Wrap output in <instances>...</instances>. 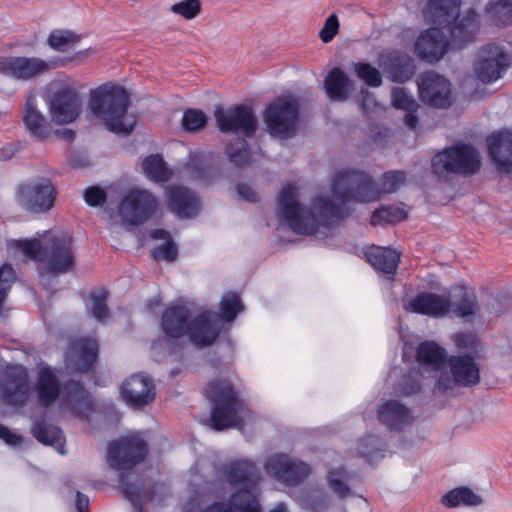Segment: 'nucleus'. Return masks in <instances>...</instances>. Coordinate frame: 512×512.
I'll list each match as a JSON object with an SVG mask.
<instances>
[{
  "label": "nucleus",
  "mask_w": 512,
  "mask_h": 512,
  "mask_svg": "<svg viewBox=\"0 0 512 512\" xmlns=\"http://www.w3.org/2000/svg\"><path fill=\"white\" fill-rule=\"evenodd\" d=\"M461 0H427L423 9L426 21L434 25L415 41V55L428 63H436L448 49L461 50L475 41L480 19L474 9L459 14Z\"/></svg>",
  "instance_id": "f257e3e1"
},
{
  "label": "nucleus",
  "mask_w": 512,
  "mask_h": 512,
  "mask_svg": "<svg viewBox=\"0 0 512 512\" xmlns=\"http://www.w3.org/2000/svg\"><path fill=\"white\" fill-rule=\"evenodd\" d=\"M297 197L296 185L287 183L277 198L278 216L296 234L314 235L320 226L332 227L352 213L344 206L335 204L327 196L314 197L311 200L312 208L301 205Z\"/></svg>",
  "instance_id": "f03ea898"
},
{
  "label": "nucleus",
  "mask_w": 512,
  "mask_h": 512,
  "mask_svg": "<svg viewBox=\"0 0 512 512\" xmlns=\"http://www.w3.org/2000/svg\"><path fill=\"white\" fill-rule=\"evenodd\" d=\"M406 182V173L399 170L385 172L380 183L356 169H345L336 173L331 181L333 197L343 205L349 201L371 203L379 200L382 194L396 192Z\"/></svg>",
  "instance_id": "7ed1b4c3"
},
{
  "label": "nucleus",
  "mask_w": 512,
  "mask_h": 512,
  "mask_svg": "<svg viewBox=\"0 0 512 512\" xmlns=\"http://www.w3.org/2000/svg\"><path fill=\"white\" fill-rule=\"evenodd\" d=\"M38 238L14 239L9 248L20 251L25 257L45 264L47 272L63 274L73 270L75 257L72 238L65 233L45 231Z\"/></svg>",
  "instance_id": "20e7f679"
},
{
  "label": "nucleus",
  "mask_w": 512,
  "mask_h": 512,
  "mask_svg": "<svg viewBox=\"0 0 512 512\" xmlns=\"http://www.w3.org/2000/svg\"><path fill=\"white\" fill-rule=\"evenodd\" d=\"M130 104V95L118 84L107 82L89 91L91 114L115 134L128 135L133 131L136 120L128 114Z\"/></svg>",
  "instance_id": "39448f33"
},
{
  "label": "nucleus",
  "mask_w": 512,
  "mask_h": 512,
  "mask_svg": "<svg viewBox=\"0 0 512 512\" xmlns=\"http://www.w3.org/2000/svg\"><path fill=\"white\" fill-rule=\"evenodd\" d=\"M162 331L169 337H187L198 348L211 346L220 334V326L211 312L205 311L191 318L182 306L166 309L162 313Z\"/></svg>",
  "instance_id": "423d86ee"
},
{
  "label": "nucleus",
  "mask_w": 512,
  "mask_h": 512,
  "mask_svg": "<svg viewBox=\"0 0 512 512\" xmlns=\"http://www.w3.org/2000/svg\"><path fill=\"white\" fill-rule=\"evenodd\" d=\"M203 394L212 406L209 420L212 429L223 431L237 425L242 401L230 381L213 379L207 383Z\"/></svg>",
  "instance_id": "0eeeda50"
},
{
  "label": "nucleus",
  "mask_w": 512,
  "mask_h": 512,
  "mask_svg": "<svg viewBox=\"0 0 512 512\" xmlns=\"http://www.w3.org/2000/svg\"><path fill=\"white\" fill-rule=\"evenodd\" d=\"M477 150L469 145L458 143L435 154L431 160L432 172L439 178L449 174L472 175L480 169Z\"/></svg>",
  "instance_id": "6e6552de"
},
{
  "label": "nucleus",
  "mask_w": 512,
  "mask_h": 512,
  "mask_svg": "<svg viewBox=\"0 0 512 512\" xmlns=\"http://www.w3.org/2000/svg\"><path fill=\"white\" fill-rule=\"evenodd\" d=\"M298 103L292 98H277L264 111V121L271 136L288 139L296 134Z\"/></svg>",
  "instance_id": "1a4fd4ad"
},
{
  "label": "nucleus",
  "mask_w": 512,
  "mask_h": 512,
  "mask_svg": "<svg viewBox=\"0 0 512 512\" xmlns=\"http://www.w3.org/2000/svg\"><path fill=\"white\" fill-rule=\"evenodd\" d=\"M56 189L48 178L20 183L16 189L17 202L33 213H46L52 209Z\"/></svg>",
  "instance_id": "9d476101"
},
{
  "label": "nucleus",
  "mask_w": 512,
  "mask_h": 512,
  "mask_svg": "<svg viewBox=\"0 0 512 512\" xmlns=\"http://www.w3.org/2000/svg\"><path fill=\"white\" fill-rule=\"evenodd\" d=\"M451 378L442 373L437 381V389L446 392L454 386L472 387L480 382V369L470 354L452 355L448 358Z\"/></svg>",
  "instance_id": "9b49d317"
},
{
  "label": "nucleus",
  "mask_w": 512,
  "mask_h": 512,
  "mask_svg": "<svg viewBox=\"0 0 512 512\" xmlns=\"http://www.w3.org/2000/svg\"><path fill=\"white\" fill-rule=\"evenodd\" d=\"M148 453L147 443L136 436H126L109 443L107 462L115 470H129L144 461Z\"/></svg>",
  "instance_id": "f8f14e48"
},
{
  "label": "nucleus",
  "mask_w": 512,
  "mask_h": 512,
  "mask_svg": "<svg viewBox=\"0 0 512 512\" xmlns=\"http://www.w3.org/2000/svg\"><path fill=\"white\" fill-rule=\"evenodd\" d=\"M155 209L156 200L150 192L132 188L122 197L118 213L124 223L137 226L147 221Z\"/></svg>",
  "instance_id": "ddd939ff"
},
{
  "label": "nucleus",
  "mask_w": 512,
  "mask_h": 512,
  "mask_svg": "<svg viewBox=\"0 0 512 512\" xmlns=\"http://www.w3.org/2000/svg\"><path fill=\"white\" fill-rule=\"evenodd\" d=\"M214 118L217 128L223 133L240 132L252 137L257 130V118L250 106L237 104L229 109L216 106Z\"/></svg>",
  "instance_id": "4468645a"
},
{
  "label": "nucleus",
  "mask_w": 512,
  "mask_h": 512,
  "mask_svg": "<svg viewBox=\"0 0 512 512\" xmlns=\"http://www.w3.org/2000/svg\"><path fill=\"white\" fill-rule=\"evenodd\" d=\"M510 66V56L505 49L496 43L483 46L474 65L477 78L486 84L502 78Z\"/></svg>",
  "instance_id": "2eb2a0df"
},
{
  "label": "nucleus",
  "mask_w": 512,
  "mask_h": 512,
  "mask_svg": "<svg viewBox=\"0 0 512 512\" xmlns=\"http://www.w3.org/2000/svg\"><path fill=\"white\" fill-rule=\"evenodd\" d=\"M420 100L431 107L445 109L452 105L451 83L444 76L427 71L417 77Z\"/></svg>",
  "instance_id": "dca6fc26"
},
{
  "label": "nucleus",
  "mask_w": 512,
  "mask_h": 512,
  "mask_svg": "<svg viewBox=\"0 0 512 512\" xmlns=\"http://www.w3.org/2000/svg\"><path fill=\"white\" fill-rule=\"evenodd\" d=\"M63 65L62 62H48L38 57H0V73L16 80H31L52 68Z\"/></svg>",
  "instance_id": "f3484780"
},
{
  "label": "nucleus",
  "mask_w": 512,
  "mask_h": 512,
  "mask_svg": "<svg viewBox=\"0 0 512 512\" xmlns=\"http://www.w3.org/2000/svg\"><path fill=\"white\" fill-rule=\"evenodd\" d=\"M98 355V342L91 337L80 336L69 342L65 363L74 372L88 373L94 369Z\"/></svg>",
  "instance_id": "a211bd4d"
},
{
  "label": "nucleus",
  "mask_w": 512,
  "mask_h": 512,
  "mask_svg": "<svg viewBox=\"0 0 512 512\" xmlns=\"http://www.w3.org/2000/svg\"><path fill=\"white\" fill-rule=\"evenodd\" d=\"M265 469L276 480L287 486L300 484L310 473V467L306 463L293 459L286 454L271 456L265 463Z\"/></svg>",
  "instance_id": "6ab92c4d"
},
{
  "label": "nucleus",
  "mask_w": 512,
  "mask_h": 512,
  "mask_svg": "<svg viewBox=\"0 0 512 512\" xmlns=\"http://www.w3.org/2000/svg\"><path fill=\"white\" fill-rule=\"evenodd\" d=\"M120 395L127 406L143 409L155 399V384L151 377L135 373L126 378L120 386Z\"/></svg>",
  "instance_id": "aec40b11"
},
{
  "label": "nucleus",
  "mask_w": 512,
  "mask_h": 512,
  "mask_svg": "<svg viewBox=\"0 0 512 512\" xmlns=\"http://www.w3.org/2000/svg\"><path fill=\"white\" fill-rule=\"evenodd\" d=\"M168 209L179 219L195 218L202 209L198 193L186 186L172 185L165 189Z\"/></svg>",
  "instance_id": "412c9836"
},
{
  "label": "nucleus",
  "mask_w": 512,
  "mask_h": 512,
  "mask_svg": "<svg viewBox=\"0 0 512 512\" xmlns=\"http://www.w3.org/2000/svg\"><path fill=\"white\" fill-rule=\"evenodd\" d=\"M50 111L56 122L60 124L72 123L82 111L81 97L71 87L60 88L51 97Z\"/></svg>",
  "instance_id": "4be33fe9"
},
{
  "label": "nucleus",
  "mask_w": 512,
  "mask_h": 512,
  "mask_svg": "<svg viewBox=\"0 0 512 512\" xmlns=\"http://www.w3.org/2000/svg\"><path fill=\"white\" fill-rule=\"evenodd\" d=\"M406 310L411 313L442 318L450 313L451 299L449 295L420 292L409 300Z\"/></svg>",
  "instance_id": "5701e85b"
},
{
  "label": "nucleus",
  "mask_w": 512,
  "mask_h": 512,
  "mask_svg": "<svg viewBox=\"0 0 512 512\" xmlns=\"http://www.w3.org/2000/svg\"><path fill=\"white\" fill-rule=\"evenodd\" d=\"M223 473L230 485L252 491L260 480L258 467L249 460H235L228 463Z\"/></svg>",
  "instance_id": "b1692460"
},
{
  "label": "nucleus",
  "mask_w": 512,
  "mask_h": 512,
  "mask_svg": "<svg viewBox=\"0 0 512 512\" xmlns=\"http://www.w3.org/2000/svg\"><path fill=\"white\" fill-rule=\"evenodd\" d=\"M488 153L497 170L512 172V133L500 131L487 137Z\"/></svg>",
  "instance_id": "393cba45"
},
{
  "label": "nucleus",
  "mask_w": 512,
  "mask_h": 512,
  "mask_svg": "<svg viewBox=\"0 0 512 512\" xmlns=\"http://www.w3.org/2000/svg\"><path fill=\"white\" fill-rule=\"evenodd\" d=\"M4 400L14 406H22L28 398L27 373L22 367H9L2 385Z\"/></svg>",
  "instance_id": "a878e982"
},
{
  "label": "nucleus",
  "mask_w": 512,
  "mask_h": 512,
  "mask_svg": "<svg viewBox=\"0 0 512 512\" xmlns=\"http://www.w3.org/2000/svg\"><path fill=\"white\" fill-rule=\"evenodd\" d=\"M63 385L50 366H42L38 369L35 383L36 398L43 407L52 406L62 393Z\"/></svg>",
  "instance_id": "bb28decb"
},
{
  "label": "nucleus",
  "mask_w": 512,
  "mask_h": 512,
  "mask_svg": "<svg viewBox=\"0 0 512 512\" xmlns=\"http://www.w3.org/2000/svg\"><path fill=\"white\" fill-rule=\"evenodd\" d=\"M62 398L74 416L88 418L93 411V401L84 386L69 380L62 388Z\"/></svg>",
  "instance_id": "cd10ccee"
},
{
  "label": "nucleus",
  "mask_w": 512,
  "mask_h": 512,
  "mask_svg": "<svg viewBox=\"0 0 512 512\" xmlns=\"http://www.w3.org/2000/svg\"><path fill=\"white\" fill-rule=\"evenodd\" d=\"M377 418L390 431H401L413 422L410 409L394 399L386 400L378 407Z\"/></svg>",
  "instance_id": "c85d7f7f"
},
{
  "label": "nucleus",
  "mask_w": 512,
  "mask_h": 512,
  "mask_svg": "<svg viewBox=\"0 0 512 512\" xmlns=\"http://www.w3.org/2000/svg\"><path fill=\"white\" fill-rule=\"evenodd\" d=\"M365 257L369 264L377 271L394 275L400 262V254L388 247L372 246L365 250Z\"/></svg>",
  "instance_id": "c756f323"
},
{
  "label": "nucleus",
  "mask_w": 512,
  "mask_h": 512,
  "mask_svg": "<svg viewBox=\"0 0 512 512\" xmlns=\"http://www.w3.org/2000/svg\"><path fill=\"white\" fill-rule=\"evenodd\" d=\"M184 169L192 179L202 183L212 180L216 175L212 155L203 152L190 153Z\"/></svg>",
  "instance_id": "7c9ffc66"
},
{
  "label": "nucleus",
  "mask_w": 512,
  "mask_h": 512,
  "mask_svg": "<svg viewBox=\"0 0 512 512\" xmlns=\"http://www.w3.org/2000/svg\"><path fill=\"white\" fill-rule=\"evenodd\" d=\"M31 433L39 443L53 447L60 454H65V436L58 426L45 420L36 421L31 427Z\"/></svg>",
  "instance_id": "2f4dec72"
},
{
  "label": "nucleus",
  "mask_w": 512,
  "mask_h": 512,
  "mask_svg": "<svg viewBox=\"0 0 512 512\" xmlns=\"http://www.w3.org/2000/svg\"><path fill=\"white\" fill-rule=\"evenodd\" d=\"M387 72L393 82L404 83L415 74V63L407 53L395 51L387 57Z\"/></svg>",
  "instance_id": "473e14b6"
},
{
  "label": "nucleus",
  "mask_w": 512,
  "mask_h": 512,
  "mask_svg": "<svg viewBox=\"0 0 512 512\" xmlns=\"http://www.w3.org/2000/svg\"><path fill=\"white\" fill-rule=\"evenodd\" d=\"M352 88L351 80L337 67L332 68L324 79L325 92L333 101L347 100Z\"/></svg>",
  "instance_id": "72a5a7b5"
},
{
  "label": "nucleus",
  "mask_w": 512,
  "mask_h": 512,
  "mask_svg": "<svg viewBox=\"0 0 512 512\" xmlns=\"http://www.w3.org/2000/svg\"><path fill=\"white\" fill-rule=\"evenodd\" d=\"M23 122L30 134L38 140H44L50 134V128L44 116L36 108L34 96H29L26 100Z\"/></svg>",
  "instance_id": "f704fd0d"
},
{
  "label": "nucleus",
  "mask_w": 512,
  "mask_h": 512,
  "mask_svg": "<svg viewBox=\"0 0 512 512\" xmlns=\"http://www.w3.org/2000/svg\"><path fill=\"white\" fill-rule=\"evenodd\" d=\"M123 494L138 512H146L143 505L150 502L157 494L156 483L149 480L127 483L123 487Z\"/></svg>",
  "instance_id": "c9c22d12"
},
{
  "label": "nucleus",
  "mask_w": 512,
  "mask_h": 512,
  "mask_svg": "<svg viewBox=\"0 0 512 512\" xmlns=\"http://www.w3.org/2000/svg\"><path fill=\"white\" fill-rule=\"evenodd\" d=\"M416 359L419 364L440 370L448 361L446 350L433 341L421 342L416 350Z\"/></svg>",
  "instance_id": "e433bc0d"
},
{
  "label": "nucleus",
  "mask_w": 512,
  "mask_h": 512,
  "mask_svg": "<svg viewBox=\"0 0 512 512\" xmlns=\"http://www.w3.org/2000/svg\"><path fill=\"white\" fill-rule=\"evenodd\" d=\"M441 503L448 508L458 506L474 507L482 503V498L474 493L471 488L460 486L445 493L441 498Z\"/></svg>",
  "instance_id": "4c0bfd02"
},
{
  "label": "nucleus",
  "mask_w": 512,
  "mask_h": 512,
  "mask_svg": "<svg viewBox=\"0 0 512 512\" xmlns=\"http://www.w3.org/2000/svg\"><path fill=\"white\" fill-rule=\"evenodd\" d=\"M460 290V298L456 301H451L450 312L460 318L476 315L480 310V306L474 289L461 286Z\"/></svg>",
  "instance_id": "58836bf2"
},
{
  "label": "nucleus",
  "mask_w": 512,
  "mask_h": 512,
  "mask_svg": "<svg viewBox=\"0 0 512 512\" xmlns=\"http://www.w3.org/2000/svg\"><path fill=\"white\" fill-rule=\"evenodd\" d=\"M233 512H262L257 497L247 489H237L229 499Z\"/></svg>",
  "instance_id": "ea45409f"
},
{
  "label": "nucleus",
  "mask_w": 512,
  "mask_h": 512,
  "mask_svg": "<svg viewBox=\"0 0 512 512\" xmlns=\"http://www.w3.org/2000/svg\"><path fill=\"white\" fill-rule=\"evenodd\" d=\"M225 153L229 161L236 167L242 168L247 166L251 160V153L248 142L243 138H236L230 141Z\"/></svg>",
  "instance_id": "a19ab883"
},
{
  "label": "nucleus",
  "mask_w": 512,
  "mask_h": 512,
  "mask_svg": "<svg viewBox=\"0 0 512 512\" xmlns=\"http://www.w3.org/2000/svg\"><path fill=\"white\" fill-rule=\"evenodd\" d=\"M408 213L405 209L398 206H381L371 215L370 224L372 226L393 224L405 220Z\"/></svg>",
  "instance_id": "79ce46f5"
},
{
  "label": "nucleus",
  "mask_w": 512,
  "mask_h": 512,
  "mask_svg": "<svg viewBox=\"0 0 512 512\" xmlns=\"http://www.w3.org/2000/svg\"><path fill=\"white\" fill-rule=\"evenodd\" d=\"M486 11L496 25L512 24V0H491L486 5Z\"/></svg>",
  "instance_id": "37998d69"
},
{
  "label": "nucleus",
  "mask_w": 512,
  "mask_h": 512,
  "mask_svg": "<svg viewBox=\"0 0 512 512\" xmlns=\"http://www.w3.org/2000/svg\"><path fill=\"white\" fill-rule=\"evenodd\" d=\"M347 478L348 472L343 466L332 468L327 472L328 486L339 498H346L351 495V489L344 481Z\"/></svg>",
  "instance_id": "c03bdc74"
},
{
  "label": "nucleus",
  "mask_w": 512,
  "mask_h": 512,
  "mask_svg": "<svg viewBox=\"0 0 512 512\" xmlns=\"http://www.w3.org/2000/svg\"><path fill=\"white\" fill-rule=\"evenodd\" d=\"M243 309L244 306L239 296L234 292L225 294L220 301V317L224 321H234Z\"/></svg>",
  "instance_id": "a18cd8bd"
},
{
  "label": "nucleus",
  "mask_w": 512,
  "mask_h": 512,
  "mask_svg": "<svg viewBox=\"0 0 512 512\" xmlns=\"http://www.w3.org/2000/svg\"><path fill=\"white\" fill-rule=\"evenodd\" d=\"M80 40L79 36L70 31L54 30L47 39L48 45L57 51H65Z\"/></svg>",
  "instance_id": "49530a36"
},
{
  "label": "nucleus",
  "mask_w": 512,
  "mask_h": 512,
  "mask_svg": "<svg viewBox=\"0 0 512 512\" xmlns=\"http://www.w3.org/2000/svg\"><path fill=\"white\" fill-rule=\"evenodd\" d=\"M353 70L357 77L369 87H379L382 84L380 71L370 63L356 62L353 64Z\"/></svg>",
  "instance_id": "de8ad7c7"
},
{
  "label": "nucleus",
  "mask_w": 512,
  "mask_h": 512,
  "mask_svg": "<svg viewBox=\"0 0 512 512\" xmlns=\"http://www.w3.org/2000/svg\"><path fill=\"white\" fill-rule=\"evenodd\" d=\"M108 296L109 292L104 288L90 294L91 313L98 322H104L109 317Z\"/></svg>",
  "instance_id": "09e8293b"
},
{
  "label": "nucleus",
  "mask_w": 512,
  "mask_h": 512,
  "mask_svg": "<svg viewBox=\"0 0 512 512\" xmlns=\"http://www.w3.org/2000/svg\"><path fill=\"white\" fill-rule=\"evenodd\" d=\"M207 116L200 109H187L182 117V127L187 132H198L206 127Z\"/></svg>",
  "instance_id": "8fccbe9b"
},
{
  "label": "nucleus",
  "mask_w": 512,
  "mask_h": 512,
  "mask_svg": "<svg viewBox=\"0 0 512 512\" xmlns=\"http://www.w3.org/2000/svg\"><path fill=\"white\" fill-rule=\"evenodd\" d=\"M392 104L395 108L406 112H417L419 108V104L414 97L405 88L401 87L392 89Z\"/></svg>",
  "instance_id": "3c124183"
},
{
  "label": "nucleus",
  "mask_w": 512,
  "mask_h": 512,
  "mask_svg": "<svg viewBox=\"0 0 512 512\" xmlns=\"http://www.w3.org/2000/svg\"><path fill=\"white\" fill-rule=\"evenodd\" d=\"M171 11L184 19L191 20L201 12V4L199 0H183L173 4Z\"/></svg>",
  "instance_id": "603ef678"
},
{
  "label": "nucleus",
  "mask_w": 512,
  "mask_h": 512,
  "mask_svg": "<svg viewBox=\"0 0 512 512\" xmlns=\"http://www.w3.org/2000/svg\"><path fill=\"white\" fill-rule=\"evenodd\" d=\"M16 280V272L12 265L3 264L0 266V307L5 301L12 284Z\"/></svg>",
  "instance_id": "864d4df0"
},
{
  "label": "nucleus",
  "mask_w": 512,
  "mask_h": 512,
  "mask_svg": "<svg viewBox=\"0 0 512 512\" xmlns=\"http://www.w3.org/2000/svg\"><path fill=\"white\" fill-rule=\"evenodd\" d=\"M83 198L87 205L91 207L102 206L107 200L106 190L100 186L93 185L87 187L83 192Z\"/></svg>",
  "instance_id": "5fc2aeb1"
},
{
  "label": "nucleus",
  "mask_w": 512,
  "mask_h": 512,
  "mask_svg": "<svg viewBox=\"0 0 512 512\" xmlns=\"http://www.w3.org/2000/svg\"><path fill=\"white\" fill-rule=\"evenodd\" d=\"M339 20L336 14L329 15L319 32V38L323 43L331 42L339 32Z\"/></svg>",
  "instance_id": "6e6d98bb"
},
{
  "label": "nucleus",
  "mask_w": 512,
  "mask_h": 512,
  "mask_svg": "<svg viewBox=\"0 0 512 512\" xmlns=\"http://www.w3.org/2000/svg\"><path fill=\"white\" fill-rule=\"evenodd\" d=\"M145 175L154 182H160V154L147 156L142 163Z\"/></svg>",
  "instance_id": "4d7b16f0"
},
{
  "label": "nucleus",
  "mask_w": 512,
  "mask_h": 512,
  "mask_svg": "<svg viewBox=\"0 0 512 512\" xmlns=\"http://www.w3.org/2000/svg\"><path fill=\"white\" fill-rule=\"evenodd\" d=\"M178 257V247L172 240L170 233L162 229V260L174 262Z\"/></svg>",
  "instance_id": "13d9d810"
},
{
  "label": "nucleus",
  "mask_w": 512,
  "mask_h": 512,
  "mask_svg": "<svg viewBox=\"0 0 512 512\" xmlns=\"http://www.w3.org/2000/svg\"><path fill=\"white\" fill-rule=\"evenodd\" d=\"M421 390V384L417 375L411 374L403 377L402 383L400 384V393L404 396L414 395Z\"/></svg>",
  "instance_id": "bf43d9fd"
},
{
  "label": "nucleus",
  "mask_w": 512,
  "mask_h": 512,
  "mask_svg": "<svg viewBox=\"0 0 512 512\" xmlns=\"http://www.w3.org/2000/svg\"><path fill=\"white\" fill-rule=\"evenodd\" d=\"M238 196L247 202L256 203L258 202V195L254 189L246 183H238L236 185Z\"/></svg>",
  "instance_id": "052dcab7"
},
{
  "label": "nucleus",
  "mask_w": 512,
  "mask_h": 512,
  "mask_svg": "<svg viewBox=\"0 0 512 512\" xmlns=\"http://www.w3.org/2000/svg\"><path fill=\"white\" fill-rule=\"evenodd\" d=\"M0 439L6 444L16 446L22 443V436L10 431L5 425L0 424Z\"/></svg>",
  "instance_id": "680f3d73"
},
{
  "label": "nucleus",
  "mask_w": 512,
  "mask_h": 512,
  "mask_svg": "<svg viewBox=\"0 0 512 512\" xmlns=\"http://www.w3.org/2000/svg\"><path fill=\"white\" fill-rule=\"evenodd\" d=\"M475 336L469 332H460L455 335V344L459 348H468L473 345Z\"/></svg>",
  "instance_id": "e2e57ef3"
},
{
  "label": "nucleus",
  "mask_w": 512,
  "mask_h": 512,
  "mask_svg": "<svg viewBox=\"0 0 512 512\" xmlns=\"http://www.w3.org/2000/svg\"><path fill=\"white\" fill-rule=\"evenodd\" d=\"M75 507L77 512H89V498L80 491L76 492Z\"/></svg>",
  "instance_id": "0e129e2a"
},
{
  "label": "nucleus",
  "mask_w": 512,
  "mask_h": 512,
  "mask_svg": "<svg viewBox=\"0 0 512 512\" xmlns=\"http://www.w3.org/2000/svg\"><path fill=\"white\" fill-rule=\"evenodd\" d=\"M201 512H233V509L229 503L213 502L205 507Z\"/></svg>",
  "instance_id": "69168bd1"
},
{
  "label": "nucleus",
  "mask_w": 512,
  "mask_h": 512,
  "mask_svg": "<svg viewBox=\"0 0 512 512\" xmlns=\"http://www.w3.org/2000/svg\"><path fill=\"white\" fill-rule=\"evenodd\" d=\"M70 162L74 168H85L90 164L88 157L82 153L71 155Z\"/></svg>",
  "instance_id": "338daca9"
},
{
  "label": "nucleus",
  "mask_w": 512,
  "mask_h": 512,
  "mask_svg": "<svg viewBox=\"0 0 512 512\" xmlns=\"http://www.w3.org/2000/svg\"><path fill=\"white\" fill-rule=\"evenodd\" d=\"M404 123L410 128L415 129L418 124V117L416 112H407L404 117Z\"/></svg>",
  "instance_id": "774afa93"
}]
</instances>
